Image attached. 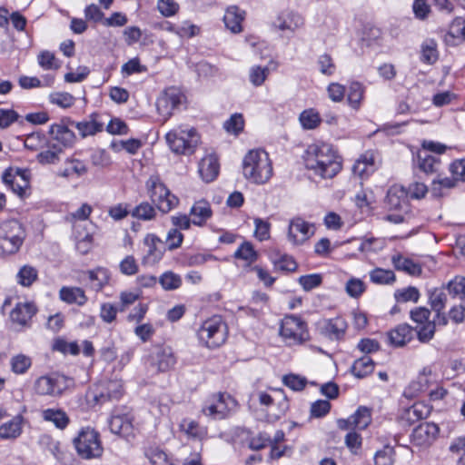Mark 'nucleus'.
I'll return each mask as SVG.
<instances>
[{
  "mask_svg": "<svg viewBox=\"0 0 465 465\" xmlns=\"http://www.w3.org/2000/svg\"><path fill=\"white\" fill-rule=\"evenodd\" d=\"M189 214L193 224L203 226L212 217L213 211L207 201L199 200L191 207Z\"/></svg>",
  "mask_w": 465,
  "mask_h": 465,
  "instance_id": "obj_24",
  "label": "nucleus"
},
{
  "mask_svg": "<svg viewBox=\"0 0 465 465\" xmlns=\"http://www.w3.org/2000/svg\"><path fill=\"white\" fill-rule=\"evenodd\" d=\"M314 234L312 224L300 217L291 220L288 230V239L293 244H302Z\"/></svg>",
  "mask_w": 465,
  "mask_h": 465,
  "instance_id": "obj_16",
  "label": "nucleus"
},
{
  "mask_svg": "<svg viewBox=\"0 0 465 465\" xmlns=\"http://www.w3.org/2000/svg\"><path fill=\"white\" fill-rule=\"evenodd\" d=\"M49 133L53 140L56 141L60 147H70L75 142L74 133L68 126L63 124H55L51 125Z\"/></svg>",
  "mask_w": 465,
  "mask_h": 465,
  "instance_id": "obj_27",
  "label": "nucleus"
},
{
  "mask_svg": "<svg viewBox=\"0 0 465 465\" xmlns=\"http://www.w3.org/2000/svg\"><path fill=\"white\" fill-rule=\"evenodd\" d=\"M244 121L240 114H235L224 123V128L229 133L237 134L243 129Z\"/></svg>",
  "mask_w": 465,
  "mask_h": 465,
  "instance_id": "obj_64",
  "label": "nucleus"
},
{
  "mask_svg": "<svg viewBox=\"0 0 465 465\" xmlns=\"http://www.w3.org/2000/svg\"><path fill=\"white\" fill-rule=\"evenodd\" d=\"M159 282L164 290L171 291L181 286L182 279L172 272H166L160 277Z\"/></svg>",
  "mask_w": 465,
  "mask_h": 465,
  "instance_id": "obj_55",
  "label": "nucleus"
},
{
  "mask_svg": "<svg viewBox=\"0 0 465 465\" xmlns=\"http://www.w3.org/2000/svg\"><path fill=\"white\" fill-rule=\"evenodd\" d=\"M374 369V362L369 356H363L356 360L351 366L352 374L359 378H364L371 374Z\"/></svg>",
  "mask_w": 465,
  "mask_h": 465,
  "instance_id": "obj_38",
  "label": "nucleus"
},
{
  "mask_svg": "<svg viewBox=\"0 0 465 465\" xmlns=\"http://www.w3.org/2000/svg\"><path fill=\"white\" fill-rule=\"evenodd\" d=\"M242 174L252 183H266L273 174L269 154L262 149L250 150L242 160Z\"/></svg>",
  "mask_w": 465,
  "mask_h": 465,
  "instance_id": "obj_2",
  "label": "nucleus"
},
{
  "mask_svg": "<svg viewBox=\"0 0 465 465\" xmlns=\"http://www.w3.org/2000/svg\"><path fill=\"white\" fill-rule=\"evenodd\" d=\"M448 37L457 39L458 41H465V20L462 17H456L450 24L446 41Z\"/></svg>",
  "mask_w": 465,
  "mask_h": 465,
  "instance_id": "obj_48",
  "label": "nucleus"
},
{
  "mask_svg": "<svg viewBox=\"0 0 465 465\" xmlns=\"http://www.w3.org/2000/svg\"><path fill=\"white\" fill-rule=\"evenodd\" d=\"M60 299L69 304L84 305L87 302L84 291L79 287H62L59 292Z\"/></svg>",
  "mask_w": 465,
  "mask_h": 465,
  "instance_id": "obj_33",
  "label": "nucleus"
},
{
  "mask_svg": "<svg viewBox=\"0 0 465 465\" xmlns=\"http://www.w3.org/2000/svg\"><path fill=\"white\" fill-rule=\"evenodd\" d=\"M393 463L394 450L391 447L386 446L374 455V465H393Z\"/></svg>",
  "mask_w": 465,
  "mask_h": 465,
  "instance_id": "obj_58",
  "label": "nucleus"
},
{
  "mask_svg": "<svg viewBox=\"0 0 465 465\" xmlns=\"http://www.w3.org/2000/svg\"><path fill=\"white\" fill-rule=\"evenodd\" d=\"M270 74L268 66L253 65L249 71V80L253 86H261Z\"/></svg>",
  "mask_w": 465,
  "mask_h": 465,
  "instance_id": "obj_45",
  "label": "nucleus"
},
{
  "mask_svg": "<svg viewBox=\"0 0 465 465\" xmlns=\"http://www.w3.org/2000/svg\"><path fill=\"white\" fill-rule=\"evenodd\" d=\"M391 262L396 270L402 271L411 276H418L422 272L419 263L399 253L391 257Z\"/></svg>",
  "mask_w": 465,
  "mask_h": 465,
  "instance_id": "obj_31",
  "label": "nucleus"
},
{
  "mask_svg": "<svg viewBox=\"0 0 465 465\" xmlns=\"http://www.w3.org/2000/svg\"><path fill=\"white\" fill-rule=\"evenodd\" d=\"M363 97V87L360 83H352L349 87L348 102L351 106L357 109Z\"/></svg>",
  "mask_w": 465,
  "mask_h": 465,
  "instance_id": "obj_57",
  "label": "nucleus"
},
{
  "mask_svg": "<svg viewBox=\"0 0 465 465\" xmlns=\"http://www.w3.org/2000/svg\"><path fill=\"white\" fill-rule=\"evenodd\" d=\"M347 328L345 320L341 317H336L325 322L322 330L323 333L330 339L339 340L343 336Z\"/></svg>",
  "mask_w": 465,
  "mask_h": 465,
  "instance_id": "obj_32",
  "label": "nucleus"
},
{
  "mask_svg": "<svg viewBox=\"0 0 465 465\" xmlns=\"http://www.w3.org/2000/svg\"><path fill=\"white\" fill-rule=\"evenodd\" d=\"M298 282L304 291L309 292L321 285L322 277L317 273L302 275L299 278Z\"/></svg>",
  "mask_w": 465,
  "mask_h": 465,
  "instance_id": "obj_59",
  "label": "nucleus"
},
{
  "mask_svg": "<svg viewBox=\"0 0 465 465\" xmlns=\"http://www.w3.org/2000/svg\"><path fill=\"white\" fill-rule=\"evenodd\" d=\"M421 59L427 64H434L438 59L437 44L434 40H426L421 45Z\"/></svg>",
  "mask_w": 465,
  "mask_h": 465,
  "instance_id": "obj_47",
  "label": "nucleus"
},
{
  "mask_svg": "<svg viewBox=\"0 0 465 465\" xmlns=\"http://www.w3.org/2000/svg\"><path fill=\"white\" fill-rule=\"evenodd\" d=\"M306 169L322 179H331L341 170V159L331 144L315 143L303 154Z\"/></svg>",
  "mask_w": 465,
  "mask_h": 465,
  "instance_id": "obj_1",
  "label": "nucleus"
},
{
  "mask_svg": "<svg viewBox=\"0 0 465 465\" xmlns=\"http://www.w3.org/2000/svg\"><path fill=\"white\" fill-rule=\"evenodd\" d=\"M447 289L453 297L463 300L465 298V277L456 276L448 282Z\"/></svg>",
  "mask_w": 465,
  "mask_h": 465,
  "instance_id": "obj_52",
  "label": "nucleus"
},
{
  "mask_svg": "<svg viewBox=\"0 0 465 465\" xmlns=\"http://www.w3.org/2000/svg\"><path fill=\"white\" fill-rule=\"evenodd\" d=\"M25 238V229L17 220H7L0 224V252L3 254L17 252Z\"/></svg>",
  "mask_w": 465,
  "mask_h": 465,
  "instance_id": "obj_5",
  "label": "nucleus"
},
{
  "mask_svg": "<svg viewBox=\"0 0 465 465\" xmlns=\"http://www.w3.org/2000/svg\"><path fill=\"white\" fill-rule=\"evenodd\" d=\"M70 124L74 126L84 138L88 135H94L96 133L101 132L103 129V124L98 123L93 116L87 121L78 123L71 121Z\"/></svg>",
  "mask_w": 465,
  "mask_h": 465,
  "instance_id": "obj_39",
  "label": "nucleus"
},
{
  "mask_svg": "<svg viewBox=\"0 0 465 465\" xmlns=\"http://www.w3.org/2000/svg\"><path fill=\"white\" fill-rule=\"evenodd\" d=\"M39 65L45 70H56L60 67L54 54L49 51H43L37 56Z\"/></svg>",
  "mask_w": 465,
  "mask_h": 465,
  "instance_id": "obj_56",
  "label": "nucleus"
},
{
  "mask_svg": "<svg viewBox=\"0 0 465 465\" xmlns=\"http://www.w3.org/2000/svg\"><path fill=\"white\" fill-rule=\"evenodd\" d=\"M300 123L304 129L312 130L316 128L321 123V117L314 109L304 110L299 117Z\"/></svg>",
  "mask_w": 465,
  "mask_h": 465,
  "instance_id": "obj_42",
  "label": "nucleus"
},
{
  "mask_svg": "<svg viewBox=\"0 0 465 465\" xmlns=\"http://www.w3.org/2000/svg\"><path fill=\"white\" fill-rule=\"evenodd\" d=\"M11 370L16 374H24L32 365V359L25 354H16L10 360Z\"/></svg>",
  "mask_w": 465,
  "mask_h": 465,
  "instance_id": "obj_43",
  "label": "nucleus"
},
{
  "mask_svg": "<svg viewBox=\"0 0 465 465\" xmlns=\"http://www.w3.org/2000/svg\"><path fill=\"white\" fill-rule=\"evenodd\" d=\"M303 25V17L300 14L291 10L280 13L273 22L275 28L291 35H293L296 30L302 28Z\"/></svg>",
  "mask_w": 465,
  "mask_h": 465,
  "instance_id": "obj_17",
  "label": "nucleus"
},
{
  "mask_svg": "<svg viewBox=\"0 0 465 465\" xmlns=\"http://www.w3.org/2000/svg\"><path fill=\"white\" fill-rule=\"evenodd\" d=\"M145 454L152 465H172L167 454L158 448H150Z\"/></svg>",
  "mask_w": 465,
  "mask_h": 465,
  "instance_id": "obj_54",
  "label": "nucleus"
},
{
  "mask_svg": "<svg viewBox=\"0 0 465 465\" xmlns=\"http://www.w3.org/2000/svg\"><path fill=\"white\" fill-rule=\"evenodd\" d=\"M149 362L159 372L170 371L176 364V357L169 346L156 345L149 355Z\"/></svg>",
  "mask_w": 465,
  "mask_h": 465,
  "instance_id": "obj_14",
  "label": "nucleus"
},
{
  "mask_svg": "<svg viewBox=\"0 0 465 465\" xmlns=\"http://www.w3.org/2000/svg\"><path fill=\"white\" fill-rule=\"evenodd\" d=\"M219 163L215 154L204 156L199 163V173L206 183L213 182L218 175Z\"/></svg>",
  "mask_w": 465,
  "mask_h": 465,
  "instance_id": "obj_26",
  "label": "nucleus"
},
{
  "mask_svg": "<svg viewBox=\"0 0 465 465\" xmlns=\"http://www.w3.org/2000/svg\"><path fill=\"white\" fill-rule=\"evenodd\" d=\"M258 400L261 405L265 406L267 409L277 405V410H270L268 414V420L275 421L282 417L289 409V403L282 391H276L273 395H270L264 391L258 394Z\"/></svg>",
  "mask_w": 465,
  "mask_h": 465,
  "instance_id": "obj_12",
  "label": "nucleus"
},
{
  "mask_svg": "<svg viewBox=\"0 0 465 465\" xmlns=\"http://www.w3.org/2000/svg\"><path fill=\"white\" fill-rule=\"evenodd\" d=\"M131 214L136 219L150 221L155 218L156 211L149 203L143 202L131 212Z\"/></svg>",
  "mask_w": 465,
  "mask_h": 465,
  "instance_id": "obj_44",
  "label": "nucleus"
},
{
  "mask_svg": "<svg viewBox=\"0 0 465 465\" xmlns=\"http://www.w3.org/2000/svg\"><path fill=\"white\" fill-rule=\"evenodd\" d=\"M345 290L349 296L358 298L365 291V284L360 279L351 278L347 282Z\"/></svg>",
  "mask_w": 465,
  "mask_h": 465,
  "instance_id": "obj_60",
  "label": "nucleus"
},
{
  "mask_svg": "<svg viewBox=\"0 0 465 465\" xmlns=\"http://www.w3.org/2000/svg\"><path fill=\"white\" fill-rule=\"evenodd\" d=\"M317 64L319 70L322 74L332 75L334 74L336 66L331 55L327 54L320 55Z\"/></svg>",
  "mask_w": 465,
  "mask_h": 465,
  "instance_id": "obj_61",
  "label": "nucleus"
},
{
  "mask_svg": "<svg viewBox=\"0 0 465 465\" xmlns=\"http://www.w3.org/2000/svg\"><path fill=\"white\" fill-rule=\"evenodd\" d=\"M371 282L379 284H391L395 282L396 277L392 271L376 268L370 273Z\"/></svg>",
  "mask_w": 465,
  "mask_h": 465,
  "instance_id": "obj_46",
  "label": "nucleus"
},
{
  "mask_svg": "<svg viewBox=\"0 0 465 465\" xmlns=\"http://www.w3.org/2000/svg\"><path fill=\"white\" fill-rule=\"evenodd\" d=\"M439 427L432 422L419 424L412 431L411 437L417 445H429L437 437Z\"/></svg>",
  "mask_w": 465,
  "mask_h": 465,
  "instance_id": "obj_22",
  "label": "nucleus"
},
{
  "mask_svg": "<svg viewBox=\"0 0 465 465\" xmlns=\"http://www.w3.org/2000/svg\"><path fill=\"white\" fill-rule=\"evenodd\" d=\"M42 416L45 420L52 422L60 430H64L69 423L67 414L60 409H46L43 411Z\"/></svg>",
  "mask_w": 465,
  "mask_h": 465,
  "instance_id": "obj_36",
  "label": "nucleus"
},
{
  "mask_svg": "<svg viewBox=\"0 0 465 465\" xmlns=\"http://www.w3.org/2000/svg\"><path fill=\"white\" fill-rule=\"evenodd\" d=\"M91 288L95 291H101L110 280L109 271L104 267H97L94 270L87 272Z\"/></svg>",
  "mask_w": 465,
  "mask_h": 465,
  "instance_id": "obj_35",
  "label": "nucleus"
},
{
  "mask_svg": "<svg viewBox=\"0 0 465 465\" xmlns=\"http://www.w3.org/2000/svg\"><path fill=\"white\" fill-rule=\"evenodd\" d=\"M165 140L174 153L189 155L194 153L200 136L194 128L181 125L168 132Z\"/></svg>",
  "mask_w": 465,
  "mask_h": 465,
  "instance_id": "obj_3",
  "label": "nucleus"
},
{
  "mask_svg": "<svg viewBox=\"0 0 465 465\" xmlns=\"http://www.w3.org/2000/svg\"><path fill=\"white\" fill-rule=\"evenodd\" d=\"M227 335V325L218 315L205 320L197 331L199 341L209 349L222 346L225 342Z\"/></svg>",
  "mask_w": 465,
  "mask_h": 465,
  "instance_id": "obj_4",
  "label": "nucleus"
},
{
  "mask_svg": "<svg viewBox=\"0 0 465 465\" xmlns=\"http://www.w3.org/2000/svg\"><path fill=\"white\" fill-rule=\"evenodd\" d=\"M143 242L148 247V250L143 256V262L148 265H154L159 262L167 250L164 242L155 234H147Z\"/></svg>",
  "mask_w": 465,
  "mask_h": 465,
  "instance_id": "obj_18",
  "label": "nucleus"
},
{
  "mask_svg": "<svg viewBox=\"0 0 465 465\" xmlns=\"http://www.w3.org/2000/svg\"><path fill=\"white\" fill-rule=\"evenodd\" d=\"M429 301L431 309L436 312L438 323L445 325L447 319L444 314H441V312L445 308L447 302L446 293L442 289H434L430 292Z\"/></svg>",
  "mask_w": 465,
  "mask_h": 465,
  "instance_id": "obj_29",
  "label": "nucleus"
},
{
  "mask_svg": "<svg viewBox=\"0 0 465 465\" xmlns=\"http://www.w3.org/2000/svg\"><path fill=\"white\" fill-rule=\"evenodd\" d=\"M146 188L152 202L163 213H168L179 203V199L173 194L159 176L153 175L146 182Z\"/></svg>",
  "mask_w": 465,
  "mask_h": 465,
  "instance_id": "obj_7",
  "label": "nucleus"
},
{
  "mask_svg": "<svg viewBox=\"0 0 465 465\" xmlns=\"http://www.w3.org/2000/svg\"><path fill=\"white\" fill-rule=\"evenodd\" d=\"M371 421V410L365 406H361L355 413L350 416L347 420H340L339 427L342 430H348L351 428L363 430L367 428Z\"/></svg>",
  "mask_w": 465,
  "mask_h": 465,
  "instance_id": "obj_20",
  "label": "nucleus"
},
{
  "mask_svg": "<svg viewBox=\"0 0 465 465\" xmlns=\"http://www.w3.org/2000/svg\"><path fill=\"white\" fill-rule=\"evenodd\" d=\"M237 407V401L228 393L217 392L209 396L202 407V413L213 420L227 418Z\"/></svg>",
  "mask_w": 465,
  "mask_h": 465,
  "instance_id": "obj_6",
  "label": "nucleus"
},
{
  "mask_svg": "<svg viewBox=\"0 0 465 465\" xmlns=\"http://www.w3.org/2000/svg\"><path fill=\"white\" fill-rule=\"evenodd\" d=\"M37 270L30 265H24L16 274V280L19 284L25 287L31 286L37 279Z\"/></svg>",
  "mask_w": 465,
  "mask_h": 465,
  "instance_id": "obj_41",
  "label": "nucleus"
},
{
  "mask_svg": "<svg viewBox=\"0 0 465 465\" xmlns=\"http://www.w3.org/2000/svg\"><path fill=\"white\" fill-rule=\"evenodd\" d=\"M65 165L58 172V175L61 177L68 178L74 174L80 177L87 173L86 165L78 159H68Z\"/></svg>",
  "mask_w": 465,
  "mask_h": 465,
  "instance_id": "obj_37",
  "label": "nucleus"
},
{
  "mask_svg": "<svg viewBox=\"0 0 465 465\" xmlns=\"http://www.w3.org/2000/svg\"><path fill=\"white\" fill-rule=\"evenodd\" d=\"M24 418L21 415L13 417L10 420L0 426V438L4 440H15L23 432Z\"/></svg>",
  "mask_w": 465,
  "mask_h": 465,
  "instance_id": "obj_28",
  "label": "nucleus"
},
{
  "mask_svg": "<svg viewBox=\"0 0 465 465\" xmlns=\"http://www.w3.org/2000/svg\"><path fill=\"white\" fill-rule=\"evenodd\" d=\"M386 204L391 210L406 213L409 208L406 188L399 184L391 186L387 193Z\"/></svg>",
  "mask_w": 465,
  "mask_h": 465,
  "instance_id": "obj_19",
  "label": "nucleus"
},
{
  "mask_svg": "<svg viewBox=\"0 0 465 465\" xmlns=\"http://www.w3.org/2000/svg\"><path fill=\"white\" fill-rule=\"evenodd\" d=\"M255 230L254 235L259 241H265L270 238V223L262 219L256 218L254 220Z\"/></svg>",
  "mask_w": 465,
  "mask_h": 465,
  "instance_id": "obj_63",
  "label": "nucleus"
},
{
  "mask_svg": "<svg viewBox=\"0 0 465 465\" xmlns=\"http://www.w3.org/2000/svg\"><path fill=\"white\" fill-rule=\"evenodd\" d=\"M122 394V384L119 381H109L107 384V393L104 395L101 392L94 395V399L96 402L103 403L106 400L118 399Z\"/></svg>",
  "mask_w": 465,
  "mask_h": 465,
  "instance_id": "obj_49",
  "label": "nucleus"
},
{
  "mask_svg": "<svg viewBox=\"0 0 465 465\" xmlns=\"http://www.w3.org/2000/svg\"><path fill=\"white\" fill-rule=\"evenodd\" d=\"M418 162L420 169L426 173L436 172V165L439 163L434 156L428 154L426 152L418 154Z\"/></svg>",
  "mask_w": 465,
  "mask_h": 465,
  "instance_id": "obj_53",
  "label": "nucleus"
},
{
  "mask_svg": "<svg viewBox=\"0 0 465 465\" xmlns=\"http://www.w3.org/2000/svg\"><path fill=\"white\" fill-rule=\"evenodd\" d=\"M183 240V233L177 228H173L168 232L166 242L164 243L166 244L167 249L172 251L180 247Z\"/></svg>",
  "mask_w": 465,
  "mask_h": 465,
  "instance_id": "obj_62",
  "label": "nucleus"
},
{
  "mask_svg": "<svg viewBox=\"0 0 465 465\" xmlns=\"http://www.w3.org/2000/svg\"><path fill=\"white\" fill-rule=\"evenodd\" d=\"M430 311L425 307H417L411 311V318L418 325L417 335L421 342L430 341L435 333V320L430 321Z\"/></svg>",
  "mask_w": 465,
  "mask_h": 465,
  "instance_id": "obj_11",
  "label": "nucleus"
},
{
  "mask_svg": "<svg viewBox=\"0 0 465 465\" xmlns=\"http://www.w3.org/2000/svg\"><path fill=\"white\" fill-rule=\"evenodd\" d=\"M49 101L61 108H69L74 104L75 98L66 92H54L49 94Z\"/></svg>",
  "mask_w": 465,
  "mask_h": 465,
  "instance_id": "obj_50",
  "label": "nucleus"
},
{
  "mask_svg": "<svg viewBox=\"0 0 465 465\" xmlns=\"http://www.w3.org/2000/svg\"><path fill=\"white\" fill-rule=\"evenodd\" d=\"M183 97L182 93L177 88L169 87L157 98V112L163 117V122L171 117L173 110L182 103Z\"/></svg>",
  "mask_w": 465,
  "mask_h": 465,
  "instance_id": "obj_15",
  "label": "nucleus"
},
{
  "mask_svg": "<svg viewBox=\"0 0 465 465\" xmlns=\"http://www.w3.org/2000/svg\"><path fill=\"white\" fill-rule=\"evenodd\" d=\"M179 427L181 431L184 432L188 438L194 440H202L207 433L206 428L188 418L182 420Z\"/></svg>",
  "mask_w": 465,
  "mask_h": 465,
  "instance_id": "obj_34",
  "label": "nucleus"
},
{
  "mask_svg": "<svg viewBox=\"0 0 465 465\" xmlns=\"http://www.w3.org/2000/svg\"><path fill=\"white\" fill-rule=\"evenodd\" d=\"M413 330L408 324H400L388 333L390 343L402 347L412 339Z\"/></svg>",
  "mask_w": 465,
  "mask_h": 465,
  "instance_id": "obj_30",
  "label": "nucleus"
},
{
  "mask_svg": "<svg viewBox=\"0 0 465 465\" xmlns=\"http://www.w3.org/2000/svg\"><path fill=\"white\" fill-rule=\"evenodd\" d=\"M258 400L261 405L265 406L267 409L277 405V410H270L268 414V420L275 421L282 417L289 409V403L282 391H276L273 395H270L264 391L258 394Z\"/></svg>",
  "mask_w": 465,
  "mask_h": 465,
  "instance_id": "obj_13",
  "label": "nucleus"
},
{
  "mask_svg": "<svg viewBox=\"0 0 465 465\" xmlns=\"http://www.w3.org/2000/svg\"><path fill=\"white\" fill-rule=\"evenodd\" d=\"M376 169L373 152L367 151L352 165V173L361 180L369 177Z\"/></svg>",
  "mask_w": 465,
  "mask_h": 465,
  "instance_id": "obj_23",
  "label": "nucleus"
},
{
  "mask_svg": "<svg viewBox=\"0 0 465 465\" xmlns=\"http://www.w3.org/2000/svg\"><path fill=\"white\" fill-rule=\"evenodd\" d=\"M73 385V380L62 374L44 375L34 383V391L40 396L57 397Z\"/></svg>",
  "mask_w": 465,
  "mask_h": 465,
  "instance_id": "obj_8",
  "label": "nucleus"
},
{
  "mask_svg": "<svg viewBox=\"0 0 465 465\" xmlns=\"http://www.w3.org/2000/svg\"><path fill=\"white\" fill-rule=\"evenodd\" d=\"M245 18V12L236 5L228 7L223 15V22L227 29L233 34L242 31V23Z\"/></svg>",
  "mask_w": 465,
  "mask_h": 465,
  "instance_id": "obj_25",
  "label": "nucleus"
},
{
  "mask_svg": "<svg viewBox=\"0 0 465 465\" xmlns=\"http://www.w3.org/2000/svg\"><path fill=\"white\" fill-rule=\"evenodd\" d=\"M234 257L237 259L244 260L248 263H252L257 260V252L254 251L251 242H244L234 252Z\"/></svg>",
  "mask_w": 465,
  "mask_h": 465,
  "instance_id": "obj_51",
  "label": "nucleus"
},
{
  "mask_svg": "<svg viewBox=\"0 0 465 465\" xmlns=\"http://www.w3.org/2000/svg\"><path fill=\"white\" fill-rule=\"evenodd\" d=\"M280 334L288 345L301 344L308 338L305 322L292 315L282 320Z\"/></svg>",
  "mask_w": 465,
  "mask_h": 465,
  "instance_id": "obj_10",
  "label": "nucleus"
},
{
  "mask_svg": "<svg viewBox=\"0 0 465 465\" xmlns=\"http://www.w3.org/2000/svg\"><path fill=\"white\" fill-rule=\"evenodd\" d=\"M74 447L83 459H93L101 456L103 452L99 434L94 429H83L74 440Z\"/></svg>",
  "mask_w": 465,
  "mask_h": 465,
  "instance_id": "obj_9",
  "label": "nucleus"
},
{
  "mask_svg": "<svg viewBox=\"0 0 465 465\" xmlns=\"http://www.w3.org/2000/svg\"><path fill=\"white\" fill-rule=\"evenodd\" d=\"M132 423L122 415L113 416L109 421L110 430L114 434L128 435L132 430Z\"/></svg>",
  "mask_w": 465,
  "mask_h": 465,
  "instance_id": "obj_40",
  "label": "nucleus"
},
{
  "mask_svg": "<svg viewBox=\"0 0 465 465\" xmlns=\"http://www.w3.org/2000/svg\"><path fill=\"white\" fill-rule=\"evenodd\" d=\"M37 309L33 302H18L10 312V320L20 326H29Z\"/></svg>",
  "mask_w": 465,
  "mask_h": 465,
  "instance_id": "obj_21",
  "label": "nucleus"
}]
</instances>
